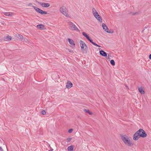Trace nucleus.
Listing matches in <instances>:
<instances>
[{
  "instance_id": "nucleus-1",
  "label": "nucleus",
  "mask_w": 151,
  "mask_h": 151,
  "mask_svg": "<svg viewBox=\"0 0 151 151\" xmlns=\"http://www.w3.org/2000/svg\"><path fill=\"white\" fill-rule=\"evenodd\" d=\"M121 138L124 143L128 146H132L133 145L132 141L131 140L130 137L126 135H122L121 136Z\"/></svg>"
},
{
  "instance_id": "nucleus-2",
  "label": "nucleus",
  "mask_w": 151,
  "mask_h": 151,
  "mask_svg": "<svg viewBox=\"0 0 151 151\" xmlns=\"http://www.w3.org/2000/svg\"><path fill=\"white\" fill-rule=\"evenodd\" d=\"M60 12L65 17H70V16L68 14V10L64 6L60 7Z\"/></svg>"
},
{
  "instance_id": "nucleus-3",
  "label": "nucleus",
  "mask_w": 151,
  "mask_h": 151,
  "mask_svg": "<svg viewBox=\"0 0 151 151\" xmlns=\"http://www.w3.org/2000/svg\"><path fill=\"white\" fill-rule=\"evenodd\" d=\"M68 24L69 26V28L70 29L72 30L76 31L78 32H79V30L78 28L76 25L73 22H69Z\"/></svg>"
},
{
  "instance_id": "nucleus-4",
  "label": "nucleus",
  "mask_w": 151,
  "mask_h": 151,
  "mask_svg": "<svg viewBox=\"0 0 151 151\" xmlns=\"http://www.w3.org/2000/svg\"><path fill=\"white\" fill-rule=\"evenodd\" d=\"M80 43L81 51L83 52H84L85 50H86L87 47L85 43L82 40H80Z\"/></svg>"
},
{
  "instance_id": "nucleus-5",
  "label": "nucleus",
  "mask_w": 151,
  "mask_h": 151,
  "mask_svg": "<svg viewBox=\"0 0 151 151\" xmlns=\"http://www.w3.org/2000/svg\"><path fill=\"white\" fill-rule=\"evenodd\" d=\"M83 35L85 37L86 39L88 40L90 42H91L92 44L93 45H94L96 46L97 47H100V46L99 45H97L96 43H95L93 42V40L91 39V38H90L86 33L85 32H83L82 33Z\"/></svg>"
},
{
  "instance_id": "nucleus-6",
  "label": "nucleus",
  "mask_w": 151,
  "mask_h": 151,
  "mask_svg": "<svg viewBox=\"0 0 151 151\" xmlns=\"http://www.w3.org/2000/svg\"><path fill=\"white\" fill-rule=\"evenodd\" d=\"M140 137H145L147 136V134L142 129H140L137 131Z\"/></svg>"
},
{
  "instance_id": "nucleus-7",
  "label": "nucleus",
  "mask_w": 151,
  "mask_h": 151,
  "mask_svg": "<svg viewBox=\"0 0 151 151\" xmlns=\"http://www.w3.org/2000/svg\"><path fill=\"white\" fill-rule=\"evenodd\" d=\"M33 8L37 12L42 14H46L47 13L46 12L43 11L37 7L33 6Z\"/></svg>"
},
{
  "instance_id": "nucleus-8",
  "label": "nucleus",
  "mask_w": 151,
  "mask_h": 151,
  "mask_svg": "<svg viewBox=\"0 0 151 151\" xmlns=\"http://www.w3.org/2000/svg\"><path fill=\"white\" fill-rule=\"evenodd\" d=\"M39 4L43 7H48L50 6L49 4L48 3H42L38 2Z\"/></svg>"
},
{
  "instance_id": "nucleus-9",
  "label": "nucleus",
  "mask_w": 151,
  "mask_h": 151,
  "mask_svg": "<svg viewBox=\"0 0 151 151\" xmlns=\"http://www.w3.org/2000/svg\"><path fill=\"white\" fill-rule=\"evenodd\" d=\"M140 137L138 132H137L133 135V139L134 140H137Z\"/></svg>"
},
{
  "instance_id": "nucleus-10",
  "label": "nucleus",
  "mask_w": 151,
  "mask_h": 151,
  "mask_svg": "<svg viewBox=\"0 0 151 151\" xmlns=\"http://www.w3.org/2000/svg\"><path fill=\"white\" fill-rule=\"evenodd\" d=\"M102 27L103 28V29L107 33H111L110 31L108 30V29L107 27V26L106 25L104 24L103 23L102 24Z\"/></svg>"
},
{
  "instance_id": "nucleus-11",
  "label": "nucleus",
  "mask_w": 151,
  "mask_h": 151,
  "mask_svg": "<svg viewBox=\"0 0 151 151\" xmlns=\"http://www.w3.org/2000/svg\"><path fill=\"white\" fill-rule=\"evenodd\" d=\"M72 85L73 84L70 81H68L66 85V87L68 88H70L72 86Z\"/></svg>"
},
{
  "instance_id": "nucleus-12",
  "label": "nucleus",
  "mask_w": 151,
  "mask_h": 151,
  "mask_svg": "<svg viewBox=\"0 0 151 151\" xmlns=\"http://www.w3.org/2000/svg\"><path fill=\"white\" fill-rule=\"evenodd\" d=\"M68 40L69 43L72 46H73V47L75 46V44L74 41L72 39L68 38Z\"/></svg>"
},
{
  "instance_id": "nucleus-13",
  "label": "nucleus",
  "mask_w": 151,
  "mask_h": 151,
  "mask_svg": "<svg viewBox=\"0 0 151 151\" xmlns=\"http://www.w3.org/2000/svg\"><path fill=\"white\" fill-rule=\"evenodd\" d=\"M100 54L101 55L104 57H106L107 54L103 50H101L100 52Z\"/></svg>"
},
{
  "instance_id": "nucleus-14",
  "label": "nucleus",
  "mask_w": 151,
  "mask_h": 151,
  "mask_svg": "<svg viewBox=\"0 0 151 151\" xmlns=\"http://www.w3.org/2000/svg\"><path fill=\"white\" fill-rule=\"evenodd\" d=\"M37 28L41 30H42L44 29V26L42 24H38L37 26Z\"/></svg>"
},
{
  "instance_id": "nucleus-15",
  "label": "nucleus",
  "mask_w": 151,
  "mask_h": 151,
  "mask_svg": "<svg viewBox=\"0 0 151 151\" xmlns=\"http://www.w3.org/2000/svg\"><path fill=\"white\" fill-rule=\"evenodd\" d=\"M97 19H98L101 22H102V20L101 17L99 15L96 17V18Z\"/></svg>"
},
{
  "instance_id": "nucleus-16",
  "label": "nucleus",
  "mask_w": 151,
  "mask_h": 151,
  "mask_svg": "<svg viewBox=\"0 0 151 151\" xmlns=\"http://www.w3.org/2000/svg\"><path fill=\"white\" fill-rule=\"evenodd\" d=\"M139 92L142 94H144L145 93V91L142 88H139Z\"/></svg>"
},
{
  "instance_id": "nucleus-17",
  "label": "nucleus",
  "mask_w": 151,
  "mask_h": 151,
  "mask_svg": "<svg viewBox=\"0 0 151 151\" xmlns=\"http://www.w3.org/2000/svg\"><path fill=\"white\" fill-rule=\"evenodd\" d=\"M17 37L19 39L22 40L23 39V36L20 34H18L17 35Z\"/></svg>"
},
{
  "instance_id": "nucleus-18",
  "label": "nucleus",
  "mask_w": 151,
  "mask_h": 151,
  "mask_svg": "<svg viewBox=\"0 0 151 151\" xmlns=\"http://www.w3.org/2000/svg\"><path fill=\"white\" fill-rule=\"evenodd\" d=\"M68 150L69 151H73V146H69L68 148Z\"/></svg>"
},
{
  "instance_id": "nucleus-19",
  "label": "nucleus",
  "mask_w": 151,
  "mask_h": 151,
  "mask_svg": "<svg viewBox=\"0 0 151 151\" xmlns=\"http://www.w3.org/2000/svg\"><path fill=\"white\" fill-rule=\"evenodd\" d=\"M13 13H8V12H5L4 13V14L6 16H12V14Z\"/></svg>"
},
{
  "instance_id": "nucleus-20",
  "label": "nucleus",
  "mask_w": 151,
  "mask_h": 151,
  "mask_svg": "<svg viewBox=\"0 0 151 151\" xmlns=\"http://www.w3.org/2000/svg\"><path fill=\"white\" fill-rule=\"evenodd\" d=\"M110 63L112 65H115V63L114 60H111L110 61Z\"/></svg>"
},
{
  "instance_id": "nucleus-21",
  "label": "nucleus",
  "mask_w": 151,
  "mask_h": 151,
  "mask_svg": "<svg viewBox=\"0 0 151 151\" xmlns=\"http://www.w3.org/2000/svg\"><path fill=\"white\" fill-rule=\"evenodd\" d=\"M85 111L86 112L88 113L89 114L91 115V114H92V112L90 111H89V110H88V109L87 110V109H85Z\"/></svg>"
},
{
  "instance_id": "nucleus-22",
  "label": "nucleus",
  "mask_w": 151,
  "mask_h": 151,
  "mask_svg": "<svg viewBox=\"0 0 151 151\" xmlns=\"http://www.w3.org/2000/svg\"><path fill=\"white\" fill-rule=\"evenodd\" d=\"M93 14L95 18H96V17L99 15L97 12L95 13H94Z\"/></svg>"
},
{
  "instance_id": "nucleus-23",
  "label": "nucleus",
  "mask_w": 151,
  "mask_h": 151,
  "mask_svg": "<svg viewBox=\"0 0 151 151\" xmlns=\"http://www.w3.org/2000/svg\"><path fill=\"white\" fill-rule=\"evenodd\" d=\"M11 39L12 38L11 37L9 36H8L6 37V39L9 40H11Z\"/></svg>"
},
{
  "instance_id": "nucleus-24",
  "label": "nucleus",
  "mask_w": 151,
  "mask_h": 151,
  "mask_svg": "<svg viewBox=\"0 0 151 151\" xmlns=\"http://www.w3.org/2000/svg\"><path fill=\"white\" fill-rule=\"evenodd\" d=\"M92 13H93V14L94 13H95L96 12H97L96 11V9L94 8H93L92 9Z\"/></svg>"
},
{
  "instance_id": "nucleus-25",
  "label": "nucleus",
  "mask_w": 151,
  "mask_h": 151,
  "mask_svg": "<svg viewBox=\"0 0 151 151\" xmlns=\"http://www.w3.org/2000/svg\"><path fill=\"white\" fill-rule=\"evenodd\" d=\"M73 129H70L68 130V132L69 133H71L73 131Z\"/></svg>"
},
{
  "instance_id": "nucleus-26",
  "label": "nucleus",
  "mask_w": 151,
  "mask_h": 151,
  "mask_svg": "<svg viewBox=\"0 0 151 151\" xmlns=\"http://www.w3.org/2000/svg\"><path fill=\"white\" fill-rule=\"evenodd\" d=\"M42 114L43 115H44L45 114L46 112L45 110H43L41 112Z\"/></svg>"
},
{
  "instance_id": "nucleus-27",
  "label": "nucleus",
  "mask_w": 151,
  "mask_h": 151,
  "mask_svg": "<svg viewBox=\"0 0 151 151\" xmlns=\"http://www.w3.org/2000/svg\"><path fill=\"white\" fill-rule=\"evenodd\" d=\"M72 139V138H68L67 139V142H69L70 140H71V139Z\"/></svg>"
},
{
  "instance_id": "nucleus-28",
  "label": "nucleus",
  "mask_w": 151,
  "mask_h": 151,
  "mask_svg": "<svg viewBox=\"0 0 151 151\" xmlns=\"http://www.w3.org/2000/svg\"><path fill=\"white\" fill-rule=\"evenodd\" d=\"M149 58L151 60V54L149 55Z\"/></svg>"
},
{
  "instance_id": "nucleus-29",
  "label": "nucleus",
  "mask_w": 151,
  "mask_h": 151,
  "mask_svg": "<svg viewBox=\"0 0 151 151\" xmlns=\"http://www.w3.org/2000/svg\"><path fill=\"white\" fill-rule=\"evenodd\" d=\"M0 151H3V150L1 147H0Z\"/></svg>"
},
{
  "instance_id": "nucleus-30",
  "label": "nucleus",
  "mask_w": 151,
  "mask_h": 151,
  "mask_svg": "<svg viewBox=\"0 0 151 151\" xmlns=\"http://www.w3.org/2000/svg\"><path fill=\"white\" fill-rule=\"evenodd\" d=\"M69 52H73V51L72 50H70L69 51Z\"/></svg>"
},
{
  "instance_id": "nucleus-31",
  "label": "nucleus",
  "mask_w": 151,
  "mask_h": 151,
  "mask_svg": "<svg viewBox=\"0 0 151 151\" xmlns=\"http://www.w3.org/2000/svg\"><path fill=\"white\" fill-rule=\"evenodd\" d=\"M53 150V149H52L51 150H49V151H52Z\"/></svg>"
},
{
  "instance_id": "nucleus-32",
  "label": "nucleus",
  "mask_w": 151,
  "mask_h": 151,
  "mask_svg": "<svg viewBox=\"0 0 151 151\" xmlns=\"http://www.w3.org/2000/svg\"><path fill=\"white\" fill-rule=\"evenodd\" d=\"M24 41H26L27 40V39L25 38V39H24Z\"/></svg>"
},
{
  "instance_id": "nucleus-33",
  "label": "nucleus",
  "mask_w": 151,
  "mask_h": 151,
  "mask_svg": "<svg viewBox=\"0 0 151 151\" xmlns=\"http://www.w3.org/2000/svg\"><path fill=\"white\" fill-rule=\"evenodd\" d=\"M109 57H110V56L109 55H108V58H109Z\"/></svg>"
}]
</instances>
